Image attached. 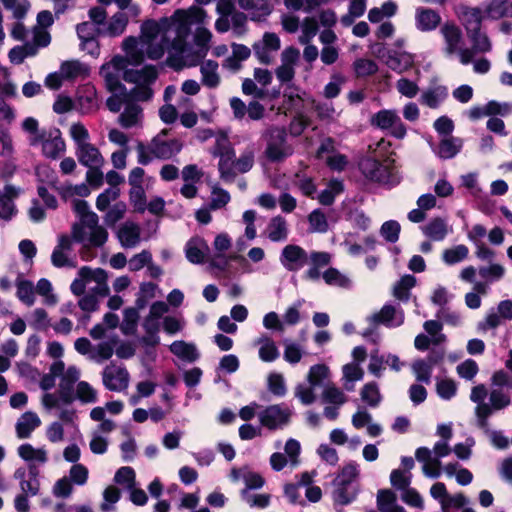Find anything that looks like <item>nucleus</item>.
Listing matches in <instances>:
<instances>
[{"mask_svg":"<svg viewBox=\"0 0 512 512\" xmlns=\"http://www.w3.org/2000/svg\"><path fill=\"white\" fill-rule=\"evenodd\" d=\"M206 17L204 9L191 6L177 9L169 17L145 20L140 26L138 38L129 36L122 42L129 64L139 65L145 58L159 60L166 52L168 57L180 55L187 46L192 24H202Z\"/></svg>","mask_w":512,"mask_h":512,"instance_id":"obj_1","label":"nucleus"},{"mask_svg":"<svg viewBox=\"0 0 512 512\" xmlns=\"http://www.w3.org/2000/svg\"><path fill=\"white\" fill-rule=\"evenodd\" d=\"M206 18H208V16ZM206 22L207 19H205V22L202 24H194L197 26L193 37L196 46L195 50H189L185 47L180 55L167 57L166 64L169 67L175 70H181L185 67H194L206 57L213 37L211 31L203 26Z\"/></svg>","mask_w":512,"mask_h":512,"instance_id":"obj_2","label":"nucleus"},{"mask_svg":"<svg viewBox=\"0 0 512 512\" xmlns=\"http://www.w3.org/2000/svg\"><path fill=\"white\" fill-rule=\"evenodd\" d=\"M167 130L158 133L148 145H137V159L142 165L149 164L154 158L167 160L178 154L182 149V143L177 139L166 140Z\"/></svg>","mask_w":512,"mask_h":512,"instance_id":"obj_3","label":"nucleus"},{"mask_svg":"<svg viewBox=\"0 0 512 512\" xmlns=\"http://www.w3.org/2000/svg\"><path fill=\"white\" fill-rule=\"evenodd\" d=\"M440 35L443 39L442 52L447 58L458 56L462 65L472 62L473 51L464 47V36L461 28L453 21H446L440 26Z\"/></svg>","mask_w":512,"mask_h":512,"instance_id":"obj_4","label":"nucleus"},{"mask_svg":"<svg viewBox=\"0 0 512 512\" xmlns=\"http://www.w3.org/2000/svg\"><path fill=\"white\" fill-rule=\"evenodd\" d=\"M359 167L363 175L374 182L385 185H396L400 182V175L394 166V161L386 159L383 163L379 162L375 156H367L363 158Z\"/></svg>","mask_w":512,"mask_h":512,"instance_id":"obj_5","label":"nucleus"},{"mask_svg":"<svg viewBox=\"0 0 512 512\" xmlns=\"http://www.w3.org/2000/svg\"><path fill=\"white\" fill-rule=\"evenodd\" d=\"M452 452L449 442L445 440L437 441L433 449L419 447L415 451V458L422 463V472L428 478H439L442 473L441 458L448 456Z\"/></svg>","mask_w":512,"mask_h":512,"instance_id":"obj_6","label":"nucleus"},{"mask_svg":"<svg viewBox=\"0 0 512 512\" xmlns=\"http://www.w3.org/2000/svg\"><path fill=\"white\" fill-rule=\"evenodd\" d=\"M80 375L81 372L76 366H69L66 370L64 369L60 376L59 391L57 393H45L42 396V405L47 410H52V408H60L62 404H71L74 401L71 387L79 380Z\"/></svg>","mask_w":512,"mask_h":512,"instance_id":"obj_7","label":"nucleus"},{"mask_svg":"<svg viewBox=\"0 0 512 512\" xmlns=\"http://www.w3.org/2000/svg\"><path fill=\"white\" fill-rule=\"evenodd\" d=\"M267 146L265 154L271 161H282L293 153L292 146L287 142L284 127H271L267 130Z\"/></svg>","mask_w":512,"mask_h":512,"instance_id":"obj_8","label":"nucleus"},{"mask_svg":"<svg viewBox=\"0 0 512 512\" xmlns=\"http://www.w3.org/2000/svg\"><path fill=\"white\" fill-rule=\"evenodd\" d=\"M32 146H41L42 153L47 158L55 159L65 151V142L57 128L42 129L41 134L30 138Z\"/></svg>","mask_w":512,"mask_h":512,"instance_id":"obj_9","label":"nucleus"},{"mask_svg":"<svg viewBox=\"0 0 512 512\" xmlns=\"http://www.w3.org/2000/svg\"><path fill=\"white\" fill-rule=\"evenodd\" d=\"M371 125L381 130H387L392 136L398 139L405 137L406 126L402 122L396 110L383 109L371 117Z\"/></svg>","mask_w":512,"mask_h":512,"instance_id":"obj_10","label":"nucleus"},{"mask_svg":"<svg viewBox=\"0 0 512 512\" xmlns=\"http://www.w3.org/2000/svg\"><path fill=\"white\" fill-rule=\"evenodd\" d=\"M292 411L285 404L270 405L258 413L262 426L274 430L281 428L289 422Z\"/></svg>","mask_w":512,"mask_h":512,"instance_id":"obj_11","label":"nucleus"},{"mask_svg":"<svg viewBox=\"0 0 512 512\" xmlns=\"http://www.w3.org/2000/svg\"><path fill=\"white\" fill-rule=\"evenodd\" d=\"M359 475V466L356 463L346 464L339 474L335 482L339 488L335 492V499L341 504L350 503L356 496V491L351 494L346 493V487L357 479Z\"/></svg>","mask_w":512,"mask_h":512,"instance_id":"obj_12","label":"nucleus"},{"mask_svg":"<svg viewBox=\"0 0 512 512\" xmlns=\"http://www.w3.org/2000/svg\"><path fill=\"white\" fill-rule=\"evenodd\" d=\"M404 311L395 305L386 304L378 312L370 315L367 320L372 325L382 324L389 328H396L404 323Z\"/></svg>","mask_w":512,"mask_h":512,"instance_id":"obj_13","label":"nucleus"},{"mask_svg":"<svg viewBox=\"0 0 512 512\" xmlns=\"http://www.w3.org/2000/svg\"><path fill=\"white\" fill-rule=\"evenodd\" d=\"M280 47V38L275 33L266 32L262 39L254 43L253 50L261 63L270 64Z\"/></svg>","mask_w":512,"mask_h":512,"instance_id":"obj_14","label":"nucleus"},{"mask_svg":"<svg viewBox=\"0 0 512 512\" xmlns=\"http://www.w3.org/2000/svg\"><path fill=\"white\" fill-rule=\"evenodd\" d=\"M102 231L104 232V238L97 239L94 235H96V230L92 225H88L85 222H76L72 226V242L76 241L78 243L83 244L86 247H101L105 244L108 238V232L104 227H102Z\"/></svg>","mask_w":512,"mask_h":512,"instance_id":"obj_15","label":"nucleus"},{"mask_svg":"<svg viewBox=\"0 0 512 512\" xmlns=\"http://www.w3.org/2000/svg\"><path fill=\"white\" fill-rule=\"evenodd\" d=\"M280 263L288 271H298L308 262L307 252L295 244L286 245L279 257Z\"/></svg>","mask_w":512,"mask_h":512,"instance_id":"obj_16","label":"nucleus"},{"mask_svg":"<svg viewBox=\"0 0 512 512\" xmlns=\"http://www.w3.org/2000/svg\"><path fill=\"white\" fill-rule=\"evenodd\" d=\"M300 52L294 47H287L281 53V64L275 70L281 83L290 82L295 76V67L299 61Z\"/></svg>","mask_w":512,"mask_h":512,"instance_id":"obj_17","label":"nucleus"},{"mask_svg":"<svg viewBox=\"0 0 512 512\" xmlns=\"http://www.w3.org/2000/svg\"><path fill=\"white\" fill-rule=\"evenodd\" d=\"M384 63L397 73H403L414 65L415 56L406 51L387 50L385 53L377 54Z\"/></svg>","mask_w":512,"mask_h":512,"instance_id":"obj_18","label":"nucleus"},{"mask_svg":"<svg viewBox=\"0 0 512 512\" xmlns=\"http://www.w3.org/2000/svg\"><path fill=\"white\" fill-rule=\"evenodd\" d=\"M72 239L68 235H61L58 238V244L54 248L51 255V262L55 267H71L74 268L76 263L71 257Z\"/></svg>","mask_w":512,"mask_h":512,"instance_id":"obj_19","label":"nucleus"},{"mask_svg":"<svg viewBox=\"0 0 512 512\" xmlns=\"http://www.w3.org/2000/svg\"><path fill=\"white\" fill-rule=\"evenodd\" d=\"M127 63L129 61L126 56H115L109 63L101 67L100 74L105 79L109 90L117 91L121 87L119 72L126 67Z\"/></svg>","mask_w":512,"mask_h":512,"instance_id":"obj_20","label":"nucleus"},{"mask_svg":"<svg viewBox=\"0 0 512 512\" xmlns=\"http://www.w3.org/2000/svg\"><path fill=\"white\" fill-rule=\"evenodd\" d=\"M103 384L111 391H123L129 385V373L126 369L113 365L103 371Z\"/></svg>","mask_w":512,"mask_h":512,"instance_id":"obj_21","label":"nucleus"},{"mask_svg":"<svg viewBox=\"0 0 512 512\" xmlns=\"http://www.w3.org/2000/svg\"><path fill=\"white\" fill-rule=\"evenodd\" d=\"M75 156L85 167H102L105 163L100 150L91 142L75 147Z\"/></svg>","mask_w":512,"mask_h":512,"instance_id":"obj_22","label":"nucleus"},{"mask_svg":"<svg viewBox=\"0 0 512 512\" xmlns=\"http://www.w3.org/2000/svg\"><path fill=\"white\" fill-rule=\"evenodd\" d=\"M72 208L74 212L79 217L78 222H85L88 225H92L96 230L95 238L102 239L104 238V232L102 231V226L99 225V218L96 213L90 211L89 205L85 200L74 199L72 200Z\"/></svg>","mask_w":512,"mask_h":512,"instance_id":"obj_23","label":"nucleus"},{"mask_svg":"<svg viewBox=\"0 0 512 512\" xmlns=\"http://www.w3.org/2000/svg\"><path fill=\"white\" fill-rule=\"evenodd\" d=\"M441 24L440 14L430 8L417 7L415 10V27L421 32L436 30Z\"/></svg>","mask_w":512,"mask_h":512,"instance_id":"obj_24","label":"nucleus"},{"mask_svg":"<svg viewBox=\"0 0 512 512\" xmlns=\"http://www.w3.org/2000/svg\"><path fill=\"white\" fill-rule=\"evenodd\" d=\"M20 188L13 185H5L3 192L0 194V218L3 220L12 219L17 209L14 200L20 195Z\"/></svg>","mask_w":512,"mask_h":512,"instance_id":"obj_25","label":"nucleus"},{"mask_svg":"<svg viewBox=\"0 0 512 512\" xmlns=\"http://www.w3.org/2000/svg\"><path fill=\"white\" fill-rule=\"evenodd\" d=\"M14 478L19 480L22 494H26L31 497L38 494L40 482L36 468L30 467L28 476L25 469L19 468L14 472Z\"/></svg>","mask_w":512,"mask_h":512,"instance_id":"obj_26","label":"nucleus"},{"mask_svg":"<svg viewBox=\"0 0 512 512\" xmlns=\"http://www.w3.org/2000/svg\"><path fill=\"white\" fill-rule=\"evenodd\" d=\"M143 120V110L136 101L125 102V107L118 117V123L125 129L140 127Z\"/></svg>","mask_w":512,"mask_h":512,"instance_id":"obj_27","label":"nucleus"},{"mask_svg":"<svg viewBox=\"0 0 512 512\" xmlns=\"http://www.w3.org/2000/svg\"><path fill=\"white\" fill-rule=\"evenodd\" d=\"M209 251L210 249L207 242L198 236L191 238L185 245L186 258L193 264L203 263Z\"/></svg>","mask_w":512,"mask_h":512,"instance_id":"obj_28","label":"nucleus"},{"mask_svg":"<svg viewBox=\"0 0 512 512\" xmlns=\"http://www.w3.org/2000/svg\"><path fill=\"white\" fill-rule=\"evenodd\" d=\"M271 242H285L288 239L289 228L286 219L280 215L272 217L263 232Z\"/></svg>","mask_w":512,"mask_h":512,"instance_id":"obj_29","label":"nucleus"},{"mask_svg":"<svg viewBox=\"0 0 512 512\" xmlns=\"http://www.w3.org/2000/svg\"><path fill=\"white\" fill-rule=\"evenodd\" d=\"M448 97V88L444 85L431 86L425 89L420 97V103L431 109H437Z\"/></svg>","mask_w":512,"mask_h":512,"instance_id":"obj_30","label":"nucleus"},{"mask_svg":"<svg viewBox=\"0 0 512 512\" xmlns=\"http://www.w3.org/2000/svg\"><path fill=\"white\" fill-rule=\"evenodd\" d=\"M41 425V419L35 412H25L15 425L17 437L20 439L29 438L32 432Z\"/></svg>","mask_w":512,"mask_h":512,"instance_id":"obj_31","label":"nucleus"},{"mask_svg":"<svg viewBox=\"0 0 512 512\" xmlns=\"http://www.w3.org/2000/svg\"><path fill=\"white\" fill-rule=\"evenodd\" d=\"M458 18L466 30V33L481 28L484 18L482 9L477 7H462L458 12Z\"/></svg>","mask_w":512,"mask_h":512,"instance_id":"obj_32","label":"nucleus"},{"mask_svg":"<svg viewBox=\"0 0 512 512\" xmlns=\"http://www.w3.org/2000/svg\"><path fill=\"white\" fill-rule=\"evenodd\" d=\"M423 234L433 241H443L452 228L442 218H433L422 227Z\"/></svg>","mask_w":512,"mask_h":512,"instance_id":"obj_33","label":"nucleus"},{"mask_svg":"<svg viewBox=\"0 0 512 512\" xmlns=\"http://www.w3.org/2000/svg\"><path fill=\"white\" fill-rule=\"evenodd\" d=\"M237 3L240 8L250 11L253 21L262 20L272 11L268 0H257V2L255 0H237Z\"/></svg>","mask_w":512,"mask_h":512,"instance_id":"obj_34","label":"nucleus"},{"mask_svg":"<svg viewBox=\"0 0 512 512\" xmlns=\"http://www.w3.org/2000/svg\"><path fill=\"white\" fill-rule=\"evenodd\" d=\"M170 352L182 361L192 363L199 358V352L194 343L183 340L174 341L169 346Z\"/></svg>","mask_w":512,"mask_h":512,"instance_id":"obj_35","label":"nucleus"},{"mask_svg":"<svg viewBox=\"0 0 512 512\" xmlns=\"http://www.w3.org/2000/svg\"><path fill=\"white\" fill-rule=\"evenodd\" d=\"M376 504L379 512H406L397 504V496L390 489H381L377 492Z\"/></svg>","mask_w":512,"mask_h":512,"instance_id":"obj_36","label":"nucleus"},{"mask_svg":"<svg viewBox=\"0 0 512 512\" xmlns=\"http://www.w3.org/2000/svg\"><path fill=\"white\" fill-rule=\"evenodd\" d=\"M158 76V72L155 66L148 65L144 66L139 70H130L125 73V80L127 82L135 84L150 85L153 83Z\"/></svg>","mask_w":512,"mask_h":512,"instance_id":"obj_37","label":"nucleus"},{"mask_svg":"<svg viewBox=\"0 0 512 512\" xmlns=\"http://www.w3.org/2000/svg\"><path fill=\"white\" fill-rule=\"evenodd\" d=\"M259 347V358L263 362H274L279 358V350L272 338L267 335H261L255 342Z\"/></svg>","mask_w":512,"mask_h":512,"instance_id":"obj_38","label":"nucleus"},{"mask_svg":"<svg viewBox=\"0 0 512 512\" xmlns=\"http://www.w3.org/2000/svg\"><path fill=\"white\" fill-rule=\"evenodd\" d=\"M16 296L27 306H32L35 303V287L33 282L25 279L22 275H18L15 280Z\"/></svg>","mask_w":512,"mask_h":512,"instance_id":"obj_39","label":"nucleus"},{"mask_svg":"<svg viewBox=\"0 0 512 512\" xmlns=\"http://www.w3.org/2000/svg\"><path fill=\"white\" fill-rule=\"evenodd\" d=\"M118 239L125 248H133L140 242V228L134 223L127 222L118 230Z\"/></svg>","mask_w":512,"mask_h":512,"instance_id":"obj_40","label":"nucleus"},{"mask_svg":"<svg viewBox=\"0 0 512 512\" xmlns=\"http://www.w3.org/2000/svg\"><path fill=\"white\" fill-rule=\"evenodd\" d=\"M18 456L29 463L44 464L48 460L45 448H35L29 443L20 445L17 449Z\"/></svg>","mask_w":512,"mask_h":512,"instance_id":"obj_41","label":"nucleus"},{"mask_svg":"<svg viewBox=\"0 0 512 512\" xmlns=\"http://www.w3.org/2000/svg\"><path fill=\"white\" fill-rule=\"evenodd\" d=\"M202 84L208 88H216L220 83L218 74V63L213 60H207L200 66Z\"/></svg>","mask_w":512,"mask_h":512,"instance_id":"obj_42","label":"nucleus"},{"mask_svg":"<svg viewBox=\"0 0 512 512\" xmlns=\"http://www.w3.org/2000/svg\"><path fill=\"white\" fill-rule=\"evenodd\" d=\"M343 386L347 391H353L355 382L363 379L364 371L358 363H348L342 367Z\"/></svg>","mask_w":512,"mask_h":512,"instance_id":"obj_43","label":"nucleus"},{"mask_svg":"<svg viewBox=\"0 0 512 512\" xmlns=\"http://www.w3.org/2000/svg\"><path fill=\"white\" fill-rule=\"evenodd\" d=\"M467 35L472 42V48L469 49L473 51V57L477 53H488L492 50V43L488 35L481 31V28L472 30Z\"/></svg>","mask_w":512,"mask_h":512,"instance_id":"obj_44","label":"nucleus"},{"mask_svg":"<svg viewBox=\"0 0 512 512\" xmlns=\"http://www.w3.org/2000/svg\"><path fill=\"white\" fill-rule=\"evenodd\" d=\"M80 110L84 114H89L98 108L97 92L93 86L84 87L78 96Z\"/></svg>","mask_w":512,"mask_h":512,"instance_id":"obj_45","label":"nucleus"},{"mask_svg":"<svg viewBox=\"0 0 512 512\" xmlns=\"http://www.w3.org/2000/svg\"><path fill=\"white\" fill-rule=\"evenodd\" d=\"M219 157L218 170L225 182H232L236 177L235 152L223 154Z\"/></svg>","mask_w":512,"mask_h":512,"instance_id":"obj_46","label":"nucleus"},{"mask_svg":"<svg viewBox=\"0 0 512 512\" xmlns=\"http://www.w3.org/2000/svg\"><path fill=\"white\" fill-rule=\"evenodd\" d=\"M468 256L469 248L464 244H458L443 250L442 261L451 266L465 261Z\"/></svg>","mask_w":512,"mask_h":512,"instance_id":"obj_47","label":"nucleus"},{"mask_svg":"<svg viewBox=\"0 0 512 512\" xmlns=\"http://www.w3.org/2000/svg\"><path fill=\"white\" fill-rule=\"evenodd\" d=\"M74 400H78L82 404H94L98 401L97 390L86 381H79L75 387Z\"/></svg>","mask_w":512,"mask_h":512,"instance_id":"obj_48","label":"nucleus"},{"mask_svg":"<svg viewBox=\"0 0 512 512\" xmlns=\"http://www.w3.org/2000/svg\"><path fill=\"white\" fill-rule=\"evenodd\" d=\"M462 140L455 137H446L441 140L437 154L443 159H451L456 156L462 148Z\"/></svg>","mask_w":512,"mask_h":512,"instance_id":"obj_49","label":"nucleus"},{"mask_svg":"<svg viewBox=\"0 0 512 512\" xmlns=\"http://www.w3.org/2000/svg\"><path fill=\"white\" fill-rule=\"evenodd\" d=\"M398 6L393 1H387L381 7H374L368 12V19L372 23H379L384 18H390L396 14Z\"/></svg>","mask_w":512,"mask_h":512,"instance_id":"obj_50","label":"nucleus"},{"mask_svg":"<svg viewBox=\"0 0 512 512\" xmlns=\"http://www.w3.org/2000/svg\"><path fill=\"white\" fill-rule=\"evenodd\" d=\"M59 70L64 79L67 80L85 77L89 73V69L79 61L64 62Z\"/></svg>","mask_w":512,"mask_h":512,"instance_id":"obj_51","label":"nucleus"},{"mask_svg":"<svg viewBox=\"0 0 512 512\" xmlns=\"http://www.w3.org/2000/svg\"><path fill=\"white\" fill-rule=\"evenodd\" d=\"M321 398L323 403L336 406H342L347 401L344 392L334 384H329L324 387Z\"/></svg>","mask_w":512,"mask_h":512,"instance_id":"obj_52","label":"nucleus"},{"mask_svg":"<svg viewBox=\"0 0 512 512\" xmlns=\"http://www.w3.org/2000/svg\"><path fill=\"white\" fill-rule=\"evenodd\" d=\"M322 278L327 285L348 288L351 284L349 277L336 268H328L322 274Z\"/></svg>","mask_w":512,"mask_h":512,"instance_id":"obj_53","label":"nucleus"},{"mask_svg":"<svg viewBox=\"0 0 512 512\" xmlns=\"http://www.w3.org/2000/svg\"><path fill=\"white\" fill-rule=\"evenodd\" d=\"M330 377V369L325 364H316L310 367L307 374L308 384L312 387L321 386Z\"/></svg>","mask_w":512,"mask_h":512,"instance_id":"obj_54","label":"nucleus"},{"mask_svg":"<svg viewBox=\"0 0 512 512\" xmlns=\"http://www.w3.org/2000/svg\"><path fill=\"white\" fill-rule=\"evenodd\" d=\"M484 17L499 19L507 12L506 0H488L484 3L482 9Z\"/></svg>","mask_w":512,"mask_h":512,"instance_id":"obj_55","label":"nucleus"},{"mask_svg":"<svg viewBox=\"0 0 512 512\" xmlns=\"http://www.w3.org/2000/svg\"><path fill=\"white\" fill-rule=\"evenodd\" d=\"M64 370V362L57 360L50 366L49 373L40 380L41 389L47 391L55 386L56 378L60 377Z\"/></svg>","mask_w":512,"mask_h":512,"instance_id":"obj_56","label":"nucleus"},{"mask_svg":"<svg viewBox=\"0 0 512 512\" xmlns=\"http://www.w3.org/2000/svg\"><path fill=\"white\" fill-rule=\"evenodd\" d=\"M128 24V17L126 13L117 12L109 20L107 25V33L110 36L121 35Z\"/></svg>","mask_w":512,"mask_h":512,"instance_id":"obj_57","label":"nucleus"},{"mask_svg":"<svg viewBox=\"0 0 512 512\" xmlns=\"http://www.w3.org/2000/svg\"><path fill=\"white\" fill-rule=\"evenodd\" d=\"M342 191V182L338 180H332L329 182L327 188L319 194L318 200L322 205H331L334 202L335 197Z\"/></svg>","mask_w":512,"mask_h":512,"instance_id":"obj_58","label":"nucleus"},{"mask_svg":"<svg viewBox=\"0 0 512 512\" xmlns=\"http://www.w3.org/2000/svg\"><path fill=\"white\" fill-rule=\"evenodd\" d=\"M412 373L415 376L416 381L424 384H430L433 370L428 364L422 360H415L411 364Z\"/></svg>","mask_w":512,"mask_h":512,"instance_id":"obj_59","label":"nucleus"},{"mask_svg":"<svg viewBox=\"0 0 512 512\" xmlns=\"http://www.w3.org/2000/svg\"><path fill=\"white\" fill-rule=\"evenodd\" d=\"M78 276L83 277L88 285L92 282L95 284L106 283L108 278L105 270L101 268L92 269L87 266L78 271Z\"/></svg>","mask_w":512,"mask_h":512,"instance_id":"obj_60","label":"nucleus"},{"mask_svg":"<svg viewBox=\"0 0 512 512\" xmlns=\"http://www.w3.org/2000/svg\"><path fill=\"white\" fill-rule=\"evenodd\" d=\"M69 135L75 143V147L90 142V135L87 128L81 122H74L69 126Z\"/></svg>","mask_w":512,"mask_h":512,"instance_id":"obj_61","label":"nucleus"},{"mask_svg":"<svg viewBox=\"0 0 512 512\" xmlns=\"http://www.w3.org/2000/svg\"><path fill=\"white\" fill-rule=\"evenodd\" d=\"M497 411L490 403L483 402L475 407V416L477 426L481 430H487L489 427L488 418Z\"/></svg>","mask_w":512,"mask_h":512,"instance_id":"obj_62","label":"nucleus"},{"mask_svg":"<svg viewBox=\"0 0 512 512\" xmlns=\"http://www.w3.org/2000/svg\"><path fill=\"white\" fill-rule=\"evenodd\" d=\"M52 290L51 282L45 278L40 279L35 287V291L44 298V304L49 306H53L58 302L57 296Z\"/></svg>","mask_w":512,"mask_h":512,"instance_id":"obj_63","label":"nucleus"},{"mask_svg":"<svg viewBox=\"0 0 512 512\" xmlns=\"http://www.w3.org/2000/svg\"><path fill=\"white\" fill-rule=\"evenodd\" d=\"M308 222L312 232L325 233L328 230L326 215L320 209H315L309 214Z\"/></svg>","mask_w":512,"mask_h":512,"instance_id":"obj_64","label":"nucleus"}]
</instances>
